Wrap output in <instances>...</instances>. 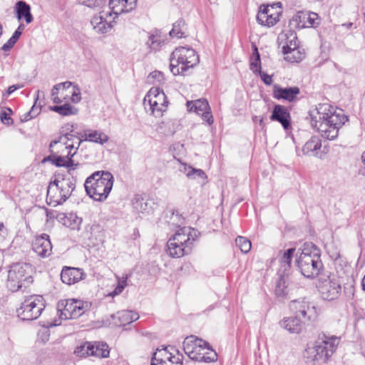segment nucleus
I'll list each match as a JSON object with an SVG mask.
<instances>
[{
  "label": "nucleus",
  "mask_w": 365,
  "mask_h": 365,
  "mask_svg": "<svg viewBox=\"0 0 365 365\" xmlns=\"http://www.w3.org/2000/svg\"><path fill=\"white\" fill-rule=\"evenodd\" d=\"M17 41L11 37L8 41L2 46L4 51H9L13 48Z\"/></svg>",
  "instance_id": "nucleus-50"
},
{
  "label": "nucleus",
  "mask_w": 365,
  "mask_h": 365,
  "mask_svg": "<svg viewBox=\"0 0 365 365\" xmlns=\"http://www.w3.org/2000/svg\"><path fill=\"white\" fill-rule=\"evenodd\" d=\"M348 121L344 110L329 103L319 104L311 113V125L324 138L333 140L339 135L340 128Z\"/></svg>",
  "instance_id": "nucleus-2"
},
{
  "label": "nucleus",
  "mask_w": 365,
  "mask_h": 365,
  "mask_svg": "<svg viewBox=\"0 0 365 365\" xmlns=\"http://www.w3.org/2000/svg\"><path fill=\"white\" fill-rule=\"evenodd\" d=\"M46 302L41 295H30L26 297L17 309V315L22 320H34L40 317L45 309Z\"/></svg>",
  "instance_id": "nucleus-11"
},
{
  "label": "nucleus",
  "mask_w": 365,
  "mask_h": 365,
  "mask_svg": "<svg viewBox=\"0 0 365 365\" xmlns=\"http://www.w3.org/2000/svg\"><path fill=\"white\" fill-rule=\"evenodd\" d=\"M295 248H290L287 250L283 252L282 256L280 257L279 261L281 264V267H284V270L289 269L291 267L292 259L295 252Z\"/></svg>",
  "instance_id": "nucleus-39"
},
{
  "label": "nucleus",
  "mask_w": 365,
  "mask_h": 365,
  "mask_svg": "<svg viewBox=\"0 0 365 365\" xmlns=\"http://www.w3.org/2000/svg\"><path fill=\"white\" fill-rule=\"evenodd\" d=\"M279 326L292 334H299L304 328V323L298 317H285L279 322Z\"/></svg>",
  "instance_id": "nucleus-27"
},
{
  "label": "nucleus",
  "mask_w": 365,
  "mask_h": 365,
  "mask_svg": "<svg viewBox=\"0 0 365 365\" xmlns=\"http://www.w3.org/2000/svg\"><path fill=\"white\" fill-rule=\"evenodd\" d=\"M187 110L190 112H195L196 114L201 115L204 121L208 125H212L214 122L211 108L208 101L205 98L197 99L195 101H187Z\"/></svg>",
  "instance_id": "nucleus-20"
},
{
  "label": "nucleus",
  "mask_w": 365,
  "mask_h": 365,
  "mask_svg": "<svg viewBox=\"0 0 365 365\" xmlns=\"http://www.w3.org/2000/svg\"><path fill=\"white\" fill-rule=\"evenodd\" d=\"M24 29V26L22 24H20L19 26V27L17 28V29L14 31V33L13 34L11 37H13L14 39L18 41V39L21 36Z\"/></svg>",
  "instance_id": "nucleus-53"
},
{
  "label": "nucleus",
  "mask_w": 365,
  "mask_h": 365,
  "mask_svg": "<svg viewBox=\"0 0 365 365\" xmlns=\"http://www.w3.org/2000/svg\"><path fill=\"white\" fill-rule=\"evenodd\" d=\"M115 16L104 7L98 14L93 16L91 21L93 29L98 34H106L113 27Z\"/></svg>",
  "instance_id": "nucleus-19"
},
{
  "label": "nucleus",
  "mask_w": 365,
  "mask_h": 365,
  "mask_svg": "<svg viewBox=\"0 0 365 365\" xmlns=\"http://www.w3.org/2000/svg\"><path fill=\"white\" fill-rule=\"evenodd\" d=\"M300 90L297 86L282 88L279 84L272 86V97L278 101L292 102L297 99Z\"/></svg>",
  "instance_id": "nucleus-22"
},
{
  "label": "nucleus",
  "mask_w": 365,
  "mask_h": 365,
  "mask_svg": "<svg viewBox=\"0 0 365 365\" xmlns=\"http://www.w3.org/2000/svg\"><path fill=\"white\" fill-rule=\"evenodd\" d=\"M51 99L56 104L71 102L77 103L81 100V91L76 86L66 81L58 83L53 88Z\"/></svg>",
  "instance_id": "nucleus-12"
},
{
  "label": "nucleus",
  "mask_w": 365,
  "mask_h": 365,
  "mask_svg": "<svg viewBox=\"0 0 365 365\" xmlns=\"http://www.w3.org/2000/svg\"><path fill=\"white\" fill-rule=\"evenodd\" d=\"M340 341V337L323 334L313 346L306 349V352L313 361L326 362L336 351Z\"/></svg>",
  "instance_id": "nucleus-8"
},
{
  "label": "nucleus",
  "mask_w": 365,
  "mask_h": 365,
  "mask_svg": "<svg viewBox=\"0 0 365 365\" xmlns=\"http://www.w3.org/2000/svg\"><path fill=\"white\" fill-rule=\"evenodd\" d=\"M128 274H123L121 277H117V286L115 287L114 290L109 294V295L114 297L120 294L125 287L128 286Z\"/></svg>",
  "instance_id": "nucleus-41"
},
{
  "label": "nucleus",
  "mask_w": 365,
  "mask_h": 365,
  "mask_svg": "<svg viewBox=\"0 0 365 365\" xmlns=\"http://www.w3.org/2000/svg\"><path fill=\"white\" fill-rule=\"evenodd\" d=\"M322 142L319 137L312 136L303 146L302 152L304 155H315L321 149Z\"/></svg>",
  "instance_id": "nucleus-30"
},
{
  "label": "nucleus",
  "mask_w": 365,
  "mask_h": 365,
  "mask_svg": "<svg viewBox=\"0 0 365 365\" xmlns=\"http://www.w3.org/2000/svg\"><path fill=\"white\" fill-rule=\"evenodd\" d=\"M282 14V7L280 2L262 6L257 15V21L262 26L271 27L279 21Z\"/></svg>",
  "instance_id": "nucleus-16"
},
{
  "label": "nucleus",
  "mask_w": 365,
  "mask_h": 365,
  "mask_svg": "<svg viewBox=\"0 0 365 365\" xmlns=\"http://www.w3.org/2000/svg\"><path fill=\"white\" fill-rule=\"evenodd\" d=\"M40 112L41 108L36 106V104H34L29 112L22 115L21 120V121L24 122L28 121L38 115L40 113Z\"/></svg>",
  "instance_id": "nucleus-44"
},
{
  "label": "nucleus",
  "mask_w": 365,
  "mask_h": 365,
  "mask_svg": "<svg viewBox=\"0 0 365 365\" xmlns=\"http://www.w3.org/2000/svg\"><path fill=\"white\" fill-rule=\"evenodd\" d=\"M57 219L64 226L72 230H79L82 222V219L74 213H60L57 215Z\"/></svg>",
  "instance_id": "nucleus-29"
},
{
  "label": "nucleus",
  "mask_w": 365,
  "mask_h": 365,
  "mask_svg": "<svg viewBox=\"0 0 365 365\" xmlns=\"http://www.w3.org/2000/svg\"><path fill=\"white\" fill-rule=\"evenodd\" d=\"M187 26L182 19H179L173 25V29L170 31V36L173 38H181L186 35Z\"/></svg>",
  "instance_id": "nucleus-32"
},
{
  "label": "nucleus",
  "mask_w": 365,
  "mask_h": 365,
  "mask_svg": "<svg viewBox=\"0 0 365 365\" xmlns=\"http://www.w3.org/2000/svg\"><path fill=\"white\" fill-rule=\"evenodd\" d=\"M32 250L41 257H46L52 252V245L49 236L43 234L36 237L32 243Z\"/></svg>",
  "instance_id": "nucleus-25"
},
{
  "label": "nucleus",
  "mask_w": 365,
  "mask_h": 365,
  "mask_svg": "<svg viewBox=\"0 0 365 365\" xmlns=\"http://www.w3.org/2000/svg\"><path fill=\"white\" fill-rule=\"evenodd\" d=\"M75 189V184L70 178H56L47 189L46 202L48 205L56 207L63 204Z\"/></svg>",
  "instance_id": "nucleus-9"
},
{
  "label": "nucleus",
  "mask_w": 365,
  "mask_h": 365,
  "mask_svg": "<svg viewBox=\"0 0 365 365\" xmlns=\"http://www.w3.org/2000/svg\"><path fill=\"white\" fill-rule=\"evenodd\" d=\"M2 34V28H1V25L0 24V36Z\"/></svg>",
  "instance_id": "nucleus-59"
},
{
  "label": "nucleus",
  "mask_w": 365,
  "mask_h": 365,
  "mask_svg": "<svg viewBox=\"0 0 365 365\" xmlns=\"http://www.w3.org/2000/svg\"><path fill=\"white\" fill-rule=\"evenodd\" d=\"M21 86H19V85H12L11 86H9L7 89V91H6V93H7V96H9L11 95V93H13L15 91H16L17 89L19 88H21Z\"/></svg>",
  "instance_id": "nucleus-56"
},
{
  "label": "nucleus",
  "mask_w": 365,
  "mask_h": 365,
  "mask_svg": "<svg viewBox=\"0 0 365 365\" xmlns=\"http://www.w3.org/2000/svg\"><path fill=\"white\" fill-rule=\"evenodd\" d=\"M16 13L19 19H24L27 24L32 22L33 16L31 14V8L24 1H19L16 4Z\"/></svg>",
  "instance_id": "nucleus-31"
},
{
  "label": "nucleus",
  "mask_w": 365,
  "mask_h": 365,
  "mask_svg": "<svg viewBox=\"0 0 365 365\" xmlns=\"http://www.w3.org/2000/svg\"><path fill=\"white\" fill-rule=\"evenodd\" d=\"M182 171L186 175L187 178H193L194 168L187 165V164H183V170Z\"/></svg>",
  "instance_id": "nucleus-48"
},
{
  "label": "nucleus",
  "mask_w": 365,
  "mask_h": 365,
  "mask_svg": "<svg viewBox=\"0 0 365 365\" xmlns=\"http://www.w3.org/2000/svg\"><path fill=\"white\" fill-rule=\"evenodd\" d=\"M352 23L344 24L342 26H345L347 29H350L352 26Z\"/></svg>",
  "instance_id": "nucleus-58"
},
{
  "label": "nucleus",
  "mask_w": 365,
  "mask_h": 365,
  "mask_svg": "<svg viewBox=\"0 0 365 365\" xmlns=\"http://www.w3.org/2000/svg\"><path fill=\"white\" fill-rule=\"evenodd\" d=\"M138 0H109L108 5L106 6L116 18L122 13L133 11L137 4Z\"/></svg>",
  "instance_id": "nucleus-24"
},
{
  "label": "nucleus",
  "mask_w": 365,
  "mask_h": 365,
  "mask_svg": "<svg viewBox=\"0 0 365 365\" xmlns=\"http://www.w3.org/2000/svg\"><path fill=\"white\" fill-rule=\"evenodd\" d=\"M196 177L203 180L207 179V175L202 170L194 168L193 178L192 179H195Z\"/></svg>",
  "instance_id": "nucleus-49"
},
{
  "label": "nucleus",
  "mask_w": 365,
  "mask_h": 365,
  "mask_svg": "<svg viewBox=\"0 0 365 365\" xmlns=\"http://www.w3.org/2000/svg\"><path fill=\"white\" fill-rule=\"evenodd\" d=\"M292 22L298 29L317 27L320 24L319 15L314 12L299 11L292 17Z\"/></svg>",
  "instance_id": "nucleus-21"
},
{
  "label": "nucleus",
  "mask_w": 365,
  "mask_h": 365,
  "mask_svg": "<svg viewBox=\"0 0 365 365\" xmlns=\"http://www.w3.org/2000/svg\"><path fill=\"white\" fill-rule=\"evenodd\" d=\"M63 129L67 132L50 143L51 155L48 158L53 165L66 167L68 173L73 175L72 172L78 166V163L74 164L72 158L77 153L82 140L72 133L73 125L68 123Z\"/></svg>",
  "instance_id": "nucleus-1"
},
{
  "label": "nucleus",
  "mask_w": 365,
  "mask_h": 365,
  "mask_svg": "<svg viewBox=\"0 0 365 365\" xmlns=\"http://www.w3.org/2000/svg\"><path fill=\"white\" fill-rule=\"evenodd\" d=\"M101 2L102 0H82V3L88 7L96 6Z\"/></svg>",
  "instance_id": "nucleus-54"
},
{
  "label": "nucleus",
  "mask_w": 365,
  "mask_h": 365,
  "mask_svg": "<svg viewBox=\"0 0 365 365\" xmlns=\"http://www.w3.org/2000/svg\"><path fill=\"white\" fill-rule=\"evenodd\" d=\"M82 138V140H83L101 145L106 143L109 140V137L103 131L91 129L84 130Z\"/></svg>",
  "instance_id": "nucleus-28"
},
{
  "label": "nucleus",
  "mask_w": 365,
  "mask_h": 365,
  "mask_svg": "<svg viewBox=\"0 0 365 365\" xmlns=\"http://www.w3.org/2000/svg\"><path fill=\"white\" fill-rule=\"evenodd\" d=\"M61 311L60 317L63 319H74L81 317L90 307L88 302L82 300L68 299L62 301L58 304Z\"/></svg>",
  "instance_id": "nucleus-15"
},
{
  "label": "nucleus",
  "mask_w": 365,
  "mask_h": 365,
  "mask_svg": "<svg viewBox=\"0 0 365 365\" xmlns=\"http://www.w3.org/2000/svg\"><path fill=\"white\" fill-rule=\"evenodd\" d=\"M162 43V41L160 40V37L159 36L156 35H150L149 36V39L147 42L148 46L153 51H156L159 49L160 47V45Z\"/></svg>",
  "instance_id": "nucleus-43"
},
{
  "label": "nucleus",
  "mask_w": 365,
  "mask_h": 365,
  "mask_svg": "<svg viewBox=\"0 0 365 365\" xmlns=\"http://www.w3.org/2000/svg\"><path fill=\"white\" fill-rule=\"evenodd\" d=\"M284 36L286 37L284 38L285 41L281 43L283 53H284V51H289L299 47L297 37L294 33H290L289 35L285 34Z\"/></svg>",
  "instance_id": "nucleus-37"
},
{
  "label": "nucleus",
  "mask_w": 365,
  "mask_h": 365,
  "mask_svg": "<svg viewBox=\"0 0 365 365\" xmlns=\"http://www.w3.org/2000/svg\"><path fill=\"white\" fill-rule=\"evenodd\" d=\"M12 113V110L10 108H6V110H3L0 113V118L3 123L6 125H11L13 123L10 115Z\"/></svg>",
  "instance_id": "nucleus-46"
},
{
  "label": "nucleus",
  "mask_w": 365,
  "mask_h": 365,
  "mask_svg": "<svg viewBox=\"0 0 365 365\" xmlns=\"http://www.w3.org/2000/svg\"><path fill=\"white\" fill-rule=\"evenodd\" d=\"M49 109L63 116L70 115L74 113L73 107L70 103H62L59 106H49Z\"/></svg>",
  "instance_id": "nucleus-38"
},
{
  "label": "nucleus",
  "mask_w": 365,
  "mask_h": 365,
  "mask_svg": "<svg viewBox=\"0 0 365 365\" xmlns=\"http://www.w3.org/2000/svg\"><path fill=\"white\" fill-rule=\"evenodd\" d=\"M270 120L279 122L285 130L291 128V115L288 109L284 106L277 104L274 106Z\"/></svg>",
  "instance_id": "nucleus-26"
},
{
  "label": "nucleus",
  "mask_w": 365,
  "mask_h": 365,
  "mask_svg": "<svg viewBox=\"0 0 365 365\" xmlns=\"http://www.w3.org/2000/svg\"><path fill=\"white\" fill-rule=\"evenodd\" d=\"M322 297L328 301L337 299L341 292V282L339 277L330 275L327 279L321 280L317 286Z\"/></svg>",
  "instance_id": "nucleus-17"
},
{
  "label": "nucleus",
  "mask_w": 365,
  "mask_h": 365,
  "mask_svg": "<svg viewBox=\"0 0 365 365\" xmlns=\"http://www.w3.org/2000/svg\"><path fill=\"white\" fill-rule=\"evenodd\" d=\"M250 68L255 74L260 73L262 71L260 56L256 46H253L252 53L250 57Z\"/></svg>",
  "instance_id": "nucleus-36"
},
{
  "label": "nucleus",
  "mask_w": 365,
  "mask_h": 365,
  "mask_svg": "<svg viewBox=\"0 0 365 365\" xmlns=\"http://www.w3.org/2000/svg\"><path fill=\"white\" fill-rule=\"evenodd\" d=\"M7 235V229L3 222H0V243H1Z\"/></svg>",
  "instance_id": "nucleus-52"
},
{
  "label": "nucleus",
  "mask_w": 365,
  "mask_h": 365,
  "mask_svg": "<svg viewBox=\"0 0 365 365\" xmlns=\"http://www.w3.org/2000/svg\"><path fill=\"white\" fill-rule=\"evenodd\" d=\"M93 349L90 352L91 356H96L98 358H106L109 356L108 346L103 342L93 343Z\"/></svg>",
  "instance_id": "nucleus-33"
},
{
  "label": "nucleus",
  "mask_w": 365,
  "mask_h": 365,
  "mask_svg": "<svg viewBox=\"0 0 365 365\" xmlns=\"http://www.w3.org/2000/svg\"><path fill=\"white\" fill-rule=\"evenodd\" d=\"M117 315L122 325L130 324L139 318L138 313L130 310H123L118 312Z\"/></svg>",
  "instance_id": "nucleus-34"
},
{
  "label": "nucleus",
  "mask_w": 365,
  "mask_h": 365,
  "mask_svg": "<svg viewBox=\"0 0 365 365\" xmlns=\"http://www.w3.org/2000/svg\"><path fill=\"white\" fill-rule=\"evenodd\" d=\"M198 237L199 232L194 228L183 227L178 229L167 242V254L173 258L190 255Z\"/></svg>",
  "instance_id": "nucleus-3"
},
{
  "label": "nucleus",
  "mask_w": 365,
  "mask_h": 365,
  "mask_svg": "<svg viewBox=\"0 0 365 365\" xmlns=\"http://www.w3.org/2000/svg\"><path fill=\"white\" fill-rule=\"evenodd\" d=\"M289 308L297 317H302L307 321L314 320L318 316L315 306L305 299L292 301Z\"/></svg>",
  "instance_id": "nucleus-18"
},
{
  "label": "nucleus",
  "mask_w": 365,
  "mask_h": 365,
  "mask_svg": "<svg viewBox=\"0 0 365 365\" xmlns=\"http://www.w3.org/2000/svg\"><path fill=\"white\" fill-rule=\"evenodd\" d=\"M168 105L167 97L162 89L158 87H153L144 98L145 109L149 107L150 113L156 118L163 116Z\"/></svg>",
  "instance_id": "nucleus-13"
},
{
  "label": "nucleus",
  "mask_w": 365,
  "mask_h": 365,
  "mask_svg": "<svg viewBox=\"0 0 365 365\" xmlns=\"http://www.w3.org/2000/svg\"><path fill=\"white\" fill-rule=\"evenodd\" d=\"M284 59L291 63H297L302 61L305 57V53L299 47L284 51Z\"/></svg>",
  "instance_id": "nucleus-35"
},
{
  "label": "nucleus",
  "mask_w": 365,
  "mask_h": 365,
  "mask_svg": "<svg viewBox=\"0 0 365 365\" xmlns=\"http://www.w3.org/2000/svg\"><path fill=\"white\" fill-rule=\"evenodd\" d=\"M235 243L242 253L247 254L251 250L252 243L245 237L238 236L235 240Z\"/></svg>",
  "instance_id": "nucleus-42"
},
{
  "label": "nucleus",
  "mask_w": 365,
  "mask_h": 365,
  "mask_svg": "<svg viewBox=\"0 0 365 365\" xmlns=\"http://www.w3.org/2000/svg\"><path fill=\"white\" fill-rule=\"evenodd\" d=\"M361 286H362L363 290L365 292V274L361 281Z\"/></svg>",
  "instance_id": "nucleus-57"
},
{
  "label": "nucleus",
  "mask_w": 365,
  "mask_h": 365,
  "mask_svg": "<svg viewBox=\"0 0 365 365\" xmlns=\"http://www.w3.org/2000/svg\"><path fill=\"white\" fill-rule=\"evenodd\" d=\"M200 58L195 49L180 46L176 48L170 56V71L173 75H185L190 69L196 66Z\"/></svg>",
  "instance_id": "nucleus-6"
},
{
  "label": "nucleus",
  "mask_w": 365,
  "mask_h": 365,
  "mask_svg": "<svg viewBox=\"0 0 365 365\" xmlns=\"http://www.w3.org/2000/svg\"><path fill=\"white\" fill-rule=\"evenodd\" d=\"M149 81L153 83H163L165 81V77L162 72L155 71L150 73L148 76Z\"/></svg>",
  "instance_id": "nucleus-45"
},
{
  "label": "nucleus",
  "mask_w": 365,
  "mask_h": 365,
  "mask_svg": "<svg viewBox=\"0 0 365 365\" xmlns=\"http://www.w3.org/2000/svg\"><path fill=\"white\" fill-rule=\"evenodd\" d=\"M253 123H258L262 129H265L266 125L264 122V118L262 116L254 115L252 117Z\"/></svg>",
  "instance_id": "nucleus-51"
},
{
  "label": "nucleus",
  "mask_w": 365,
  "mask_h": 365,
  "mask_svg": "<svg viewBox=\"0 0 365 365\" xmlns=\"http://www.w3.org/2000/svg\"><path fill=\"white\" fill-rule=\"evenodd\" d=\"M93 349V343L86 341L78 346L75 349L74 354L79 357H86L91 356L90 352H91Z\"/></svg>",
  "instance_id": "nucleus-40"
},
{
  "label": "nucleus",
  "mask_w": 365,
  "mask_h": 365,
  "mask_svg": "<svg viewBox=\"0 0 365 365\" xmlns=\"http://www.w3.org/2000/svg\"><path fill=\"white\" fill-rule=\"evenodd\" d=\"M296 262L301 273L307 278L316 277L323 269L320 250L312 242L303 245Z\"/></svg>",
  "instance_id": "nucleus-4"
},
{
  "label": "nucleus",
  "mask_w": 365,
  "mask_h": 365,
  "mask_svg": "<svg viewBox=\"0 0 365 365\" xmlns=\"http://www.w3.org/2000/svg\"><path fill=\"white\" fill-rule=\"evenodd\" d=\"M284 281L283 279H280L278 282H277V287H276V292L278 294H284L286 292L284 290V288L281 289V286L283 285L284 286Z\"/></svg>",
  "instance_id": "nucleus-55"
},
{
  "label": "nucleus",
  "mask_w": 365,
  "mask_h": 365,
  "mask_svg": "<svg viewBox=\"0 0 365 365\" xmlns=\"http://www.w3.org/2000/svg\"><path fill=\"white\" fill-rule=\"evenodd\" d=\"M258 74L260 76L261 79L264 82V84H266L267 86L272 85V81H273L272 76L268 75L267 73H266L264 72H262V71L260 72V73H258Z\"/></svg>",
  "instance_id": "nucleus-47"
},
{
  "label": "nucleus",
  "mask_w": 365,
  "mask_h": 365,
  "mask_svg": "<svg viewBox=\"0 0 365 365\" xmlns=\"http://www.w3.org/2000/svg\"><path fill=\"white\" fill-rule=\"evenodd\" d=\"M113 181L114 178L110 173L96 171L86 179L85 189L94 200L104 201L112 190Z\"/></svg>",
  "instance_id": "nucleus-5"
},
{
  "label": "nucleus",
  "mask_w": 365,
  "mask_h": 365,
  "mask_svg": "<svg viewBox=\"0 0 365 365\" xmlns=\"http://www.w3.org/2000/svg\"><path fill=\"white\" fill-rule=\"evenodd\" d=\"M183 355L175 346H168L157 349L151 365H182Z\"/></svg>",
  "instance_id": "nucleus-14"
},
{
  "label": "nucleus",
  "mask_w": 365,
  "mask_h": 365,
  "mask_svg": "<svg viewBox=\"0 0 365 365\" xmlns=\"http://www.w3.org/2000/svg\"><path fill=\"white\" fill-rule=\"evenodd\" d=\"M86 277V274L83 269L63 267L61 272V279L63 283L71 285L78 283Z\"/></svg>",
  "instance_id": "nucleus-23"
},
{
  "label": "nucleus",
  "mask_w": 365,
  "mask_h": 365,
  "mask_svg": "<svg viewBox=\"0 0 365 365\" xmlns=\"http://www.w3.org/2000/svg\"><path fill=\"white\" fill-rule=\"evenodd\" d=\"M183 350L193 361L209 363L217 359V353L210 344L194 336L185 338L183 341Z\"/></svg>",
  "instance_id": "nucleus-7"
},
{
  "label": "nucleus",
  "mask_w": 365,
  "mask_h": 365,
  "mask_svg": "<svg viewBox=\"0 0 365 365\" xmlns=\"http://www.w3.org/2000/svg\"><path fill=\"white\" fill-rule=\"evenodd\" d=\"M32 267L27 263H16L11 266L8 274L7 287L11 292L26 288L33 282Z\"/></svg>",
  "instance_id": "nucleus-10"
}]
</instances>
